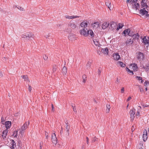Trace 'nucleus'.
<instances>
[{
  "mask_svg": "<svg viewBox=\"0 0 149 149\" xmlns=\"http://www.w3.org/2000/svg\"><path fill=\"white\" fill-rule=\"evenodd\" d=\"M86 143L88 144V141H89V139L88 137H86Z\"/></svg>",
  "mask_w": 149,
  "mask_h": 149,
  "instance_id": "53",
  "label": "nucleus"
},
{
  "mask_svg": "<svg viewBox=\"0 0 149 149\" xmlns=\"http://www.w3.org/2000/svg\"><path fill=\"white\" fill-rule=\"evenodd\" d=\"M88 35H90L91 36V38H92L94 36V34L93 31L91 30H89L87 31Z\"/></svg>",
  "mask_w": 149,
  "mask_h": 149,
  "instance_id": "22",
  "label": "nucleus"
},
{
  "mask_svg": "<svg viewBox=\"0 0 149 149\" xmlns=\"http://www.w3.org/2000/svg\"><path fill=\"white\" fill-rule=\"evenodd\" d=\"M29 123V121L25 122L22 127L21 129V131H20V132H22L23 131L25 130L27 128V126L28 125Z\"/></svg>",
  "mask_w": 149,
  "mask_h": 149,
  "instance_id": "10",
  "label": "nucleus"
},
{
  "mask_svg": "<svg viewBox=\"0 0 149 149\" xmlns=\"http://www.w3.org/2000/svg\"><path fill=\"white\" fill-rule=\"evenodd\" d=\"M100 23L98 22H95L94 23L92 24V26L93 28L95 29L98 28L99 26Z\"/></svg>",
  "mask_w": 149,
  "mask_h": 149,
  "instance_id": "11",
  "label": "nucleus"
},
{
  "mask_svg": "<svg viewBox=\"0 0 149 149\" xmlns=\"http://www.w3.org/2000/svg\"><path fill=\"white\" fill-rule=\"evenodd\" d=\"M113 57L114 59L118 60H119L120 58V56L118 53H115L113 55Z\"/></svg>",
  "mask_w": 149,
  "mask_h": 149,
  "instance_id": "15",
  "label": "nucleus"
},
{
  "mask_svg": "<svg viewBox=\"0 0 149 149\" xmlns=\"http://www.w3.org/2000/svg\"><path fill=\"white\" fill-rule=\"evenodd\" d=\"M57 68V66L56 65L53 66L52 71L53 72H54L56 71Z\"/></svg>",
  "mask_w": 149,
  "mask_h": 149,
  "instance_id": "37",
  "label": "nucleus"
},
{
  "mask_svg": "<svg viewBox=\"0 0 149 149\" xmlns=\"http://www.w3.org/2000/svg\"><path fill=\"white\" fill-rule=\"evenodd\" d=\"M146 71L149 72V63L147 64L146 65Z\"/></svg>",
  "mask_w": 149,
  "mask_h": 149,
  "instance_id": "42",
  "label": "nucleus"
},
{
  "mask_svg": "<svg viewBox=\"0 0 149 149\" xmlns=\"http://www.w3.org/2000/svg\"><path fill=\"white\" fill-rule=\"evenodd\" d=\"M132 68L134 71H137L138 69L137 64L135 63L132 64Z\"/></svg>",
  "mask_w": 149,
  "mask_h": 149,
  "instance_id": "19",
  "label": "nucleus"
},
{
  "mask_svg": "<svg viewBox=\"0 0 149 149\" xmlns=\"http://www.w3.org/2000/svg\"><path fill=\"white\" fill-rule=\"evenodd\" d=\"M136 77L137 79L139 81L141 80V83H143V81L142 80V77H139V76H136Z\"/></svg>",
  "mask_w": 149,
  "mask_h": 149,
  "instance_id": "35",
  "label": "nucleus"
},
{
  "mask_svg": "<svg viewBox=\"0 0 149 149\" xmlns=\"http://www.w3.org/2000/svg\"><path fill=\"white\" fill-rule=\"evenodd\" d=\"M138 1V0H133L132 2L133 3H136Z\"/></svg>",
  "mask_w": 149,
  "mask_h": 149,
  "instance_id": "60",
  "label": "nucleus"
},
{
  "mask_svg": "<svg viewBox=\"0 0 149 149\" xmlns=\"http://www.w3.org/2000/svg\"><path fill=\"white\" fill-rule=\"evenodd\" d=\"M110 105L109 104H107L106 111L107 113L109 112L110 111Z\"/></svg>",
  "mask_w": 149,
  "mask_h": 149,
  "instance_id": "33",
  "label": "nucleus"
},
{
  "mask_svg": "<svg viewBox=\"0 0 149 149\" xmlns=\"http://www.w3.org/2000/svg\"><path fill=\"white\" fill-rule=\"evenodd\" d=\"M67 68L66 67L64 66L62 69V72L64 74H66V73H67Z\"/></svg>",
  "mask_w": 149,
  "mask_h": 149,
  "instance_id": "29",
  "label": "nucleus"
},
{
  "mask_svg": "<svg viewBox=\"0 0 149 149\" xmlns=\"http://www.w3.org/2000/svg\"><path fill=\"white\" fill-rule=\"evenodd\" d=\"M11 121H8L5 123V126L6 129L10 128L11 126Z\"/></svg>",
  "mask_w": 149,
  "mask_h": 149,
  "instance_id": "13",
  "label": "nucleus"
},
{
  "mask_svg": "<svg viewBox=\"0 0 149 149\" xmlns=\"http://www.w3.org/2000/svg\"><path fill=\"white\" fill-rule=\"evenodd\" d=\"M4 121V118L3 116L1 117V122H3Z\"/></svg>",
  "mask_w": 149,
  "mask_h": 149,
  "instance_id": "55",
  "label": "nucleus"
},
{
  "mask_svg": "<svg viewBox=\"0 0 149 149\" xmlns=\"http://www.w3.org/2000/svg\"><path fill=\"white\" fill-rule=\"evenodd\" d=\"M128 30H129V29H125L123 31V33L124 34L125 36H126V33H127L128 31Z\"/></svg>",
  "mask_w": 149,
  "mask_h": 149,
  "instance_id": "39",
  "label": "nucleus"
},
{
  "mask_svg": "<svg viewBox=\"0 0 149 149\" xmlns=\"http://www.w3.org/2000/svg\"><path fill=\"white\" fill-rule=\"evenodd\" d=\"M133 41H134L133 40H131V39H128L126 40L125 43L127 45L130 44H132L133 43Z\"/></svg>",
  "mask_w": 149,
  "mask_h": 149,
  "instance_id": "24",
  "label": "nucleus"
},
{
  "mask_svg": "<svg viewBox=\"0 0 149 149\" xmlns=\"http://www.w3.org/2000/svg\"><path fill=\"white\" fill-rule=\"evenodd\" d=\"M126 70L129 72L130 73H131L132 75L134 73L133 71L132 70H131L130 69H129L128 68L126 67Z\"/></svg>",
  "mask_w": 149,
  "mask_h": 149,
  "instance_id": "38",
  "label": "nucleus"
},
{
  "mask_svg": "<svg viewBox=\"0 0 149 149\" xmlns=\"http://www.w3.org/2000/svg\"><path fill=\"white\" fill-rule=\"evenodd\" d=\"M132 127H133V128H132V132H133V131H134L135 128H134V125H133L132 126Z\"/></svg>",
  "mask_w": 149,
  "mask_h": 149,
  "instance_id": "62",
  "label": "nucleus"
},
{
  "mask_svg": "<svg viewBox=\"0 0 149 149\" xmlns=\"http://www.w3.org/2000/svg\"><path fill=\"white\" fill-rule=\"evenodd\" d=\"M106 5L108 7L110 10H111L112 8L111 7V4L110 1L108 0H106L105 2Z\"/></svg>",
  "mask_w": 149,
  "mask_h": 149,
  "instance_id": "16",
  "label": "nucleus"
},
{
  "mask_svg": "<svg viewBox=\"0 0 149 149\" xmlns=\"http://www.w3.org/2000/svg\"><path fill=\"white\" fill-rule=\"evenodd\" d=\"M91 62H88L86 65V67L88 69L90 68L91 66Z\"/></svg>",
  "mask_w": 149,
  "mask_h": 149,
  "instance_id": "31",
  "label": "nucleus"
},
{
  "mask_svg": "<svg viewBox=\"0 0 149 149\" xmlns=\"http://www.w3.org/2000/svg\"><path fill=\"white\" fill-rule=\"evenodd\" d=\"M87 23L83 21L80 24L81 26L82 27H87Z\"/></svg>",
  "mask_w": 149,
  "mask_h": 149,
  "instance_id": "25",
  "label": "nucleus"
},
{
  "mask_svg": "<svg viewBox=\"0 0 149 149\" xmlns=\"http://www.w3.org/2000/svg\"><path fill=\"white\" fill-rule=\"evenodd\" d=\"M52 110L53 111H54V107L53 104H52Z\"/></svg>",
  "mask_w": 149,
  "mask_h": 149,
  "instance_id": "52",
  "label": "nucleus"
},
{
  "mask_svg": "<svg viewBox=\"0 0 149 149\" xmlns=\"http://www.w3.org/2000/svg\"><path fill=\"white\" fill-rule=\"evenodd\" d=\"M79 16H70V19H74L77 17H79Z\"/></svg>",
  "mask_w": 149,
  "mask_h": 149,
  "instance_id": "43",
  "label": "nucleus"
},
{
  "mask_svg": "<svg viewBox=\"0 0 149 149\" xmlns=\"http://www.w3.org/2000/svg\"><path fill=\"white\" fill-rule=\"evenodd\" d=\"M101 52L105 54H108V49L107 48L105 49H102Z\"/></svg>",
  "mask_w": 149,
  "mask_h": 149,
  "instance_id": "23",
  "label": "nucleus"
},
{
  "mask_svg": "<svg viewBox=\"0 0 149 149\" xmlns=\"http://www.w3.org/2000/svg\"><path fill=\"white\" fill-rule=\"evenodd\" d=\"M98 138H97L95 136L93 137L92 139V142L94 143L95 141H97Z\"/></svg>",
  "mask_w": 149,
  "mask_h": 149,
  "instance_id": "36",
  "label": "nucleus"
},
{
  "mask_svg": "<svg viewBox=\"0 0 149 149\" xmlns=\"http://www.w3.org/2000/svg\"><path fill=\"white\" fill-rule=\"evenodd\" d=\"M86 76L85 75H84L82 76L83 82L84 83L86 82Z\"/></svg>",
  "mask_w": 149,
  "mask_h": 149,
  "instance_id": "32",
  "label": "nucleus"
},
{
  "mask_svg": "<svg viewBox=\"0 0 149 149\" xmlns=\"http://www.w3.org/2000/svg\"><path fill=\"white\" fill-rule=\"evenodd\" d=\"M17 8L19 10L21 11H24L25 10L24 8H22L21 6H18V7H17Z\"/></svg>",
  "mask_w": 149,
  "mask_h": 149,
  "instance_id": "41",
  "label": "nucleus"
},
{
  "mask_svg": "<svg viewBox=\"0 0 149 149\" xmlns=\"http://www.w3.org/2000/svg\"><path fill=\"white\" fill-rule=\"evenodd\" d=\"M45 136H46V138L47 139L48 136V133L47 132H45Z\"/></svg>",
  "mask_w": 149,
  "mask_h": 149,
  "instance_id": "48",
  "label": "nucleus"
},
{
  "mask_svg": "<svg viewBox=\"0 0 149 149\" xmlns=\"http://www.w3.org/2000/svg\"><path fill=\"white\" fill-rule=\"evenodd\" d=\"M63 133V128L62 126L61 127V130L60 132V134L61 135Z\"/></svg>",
  "mask_w": 149,
  "mask_h": 149,
  "instance_id": "49",
  "label": "nucleus"
},
{
  "mask_svg": "<svg viewBox=\"0 0 149 149\" xmlns=\"http://www.w3.org/2000/svg\"><path fill=\"white\" fill-rule=\"evenodd\" d=\"M44 59L45 60H47L48 59V57L45 56V57H44Z\"/></svg>",
  "mask_w": 149,
  "mask_h": 149,
  "instance_id": "59",
  "label": "nucleus"
},
{
  "mask_svg": "<svg viewBox=\"0 0 149 149\" xmlns=\"http://www.w3.org/2000/svg\"><path fill=\"white\" fill-rule=\"evenodd\" d=\"M109 23L107 22H105L102 25V28L105 29L108 27L109 25Z\"/></svg>",
  "mask_w": 149,
  "mask_h": 149,
  "instance_id": "21",
  "label": "nucleus"
},
{
  "mask_svg": "<svg viewBox=\"0 0 149 149\" xmlns=\"http://www.w3.org/2000/svg\"><path fill=\"white\" fill-rule=\"evenodd\" d=\"M75 106H74V107H73V110L74 112H77L76 109L75 108Z\"/></svg>",
  "mask_w": 149,
  "mask_h": 149,
  "instance_id": "57",
  "label": "nucleus"
},
{
  "mask_svg": "<svg viewBox=\"0 0 149 149\" xmlns=\"http://www.w3.org/2000/svg\"><path fill=\"white\" fill-rule=\"evenodd\" d=\"M137 86L139 90H140V92H142L143 91V89L142 88L141 86L140 85H138Z\"/></svg>",
  "mask_w": 149,
  "mask_h": 149,
  "instance_id": "40",
  "label": "nucleus"
},
{
  "mask_svg": "<svg viewBox=\"0 0 149 149\" xmlns=\"http://www.w3.org/2000/svg\"><path fill=\"white\" fill-rule=\"evenodd\" d=\"M65 17L67 19H70V16L69 15H66L65 16Z\"/></svg>",
  "mask_w": 149,
  "mask_h": 149,
  "instance_id": "64",
  "label": "nucleus"
},
{
  "mask_svg": "<svg viewBox=\"0 0 149 149\" xmlns=\"http://www.w3.org/2000/svg\"><path fill=\"white\" fill-rule=\"evenodd\" d=\"M28 87H29V88H28L29 91L30 92L32 88H31V86L30 85H29V84L28 85Z\"/></svg>",
  "mask_w": 149,
  "mask_h": 149,
  "instance_id": "47",
  "label": "nucleus"
},
{
  "mask_svg": "<svg viewBox=\"0 0 149 149\" xmlns=\"http://www.w3.org/2000/svg\"><path fill=\"white\" fill-rule=\"evenodd\" d=\"M139 13L141 14L142 15H146L148 13V11L146 10L145 8H143L142 9H141L139 10Z\"/></svg>",
  "mask_w": 149,
  "mask_h": 149,
  "instance_id": "9",
  "label": "nucleus"
},
{
  "mask_svg": "<svg viewBox=\"0 0 149 149\" xmlns=\"http://www.w3.org/2000/svg\"><path fill=\"white\" fill-rule=\"evenodd\" d=\"M140 114V112L139 111H137V112L136 113V114H135L136 116V117L137 118H138V117L139 116Z\"/></svg>",
  "mask_w": 149,
  "mask_h": 149,
  "instance_id": "46",
  "label": "nucleus"
},
{
  "mask_svg": "<svg viewBox=\"0 0 149 149\" xmlns=\"http://www.w3.org/2000/svg\"><path fill=\"white\" fill-rule=\"evenodd\" d=\"M133 39H132L134 41L135 40H138L139 38V36L138 33L134 34L133 36Z\"/></svg>",
  "mask_w": 149,
  "mask_h": 149,
  "instance_id": "20",
  "label": "nucleus"
},
{
  "mask_svg": "<svg viewBox=\"0 0 149 149\" xmlns=\"http://www.w3.org/2000/svg\"><path fill=\"white\" fill-rule=\"evenodd\" d=\"M52 142L55 145L57 143V139L54 133L52 135Z\"/></svg>",
  "mask_w": 149,
  "mask_h": 149,
  "instance_id": "7",
  "label": "nucleus"
},
{
  "mask_svg": "<svg viewBox=\"0 0 149 149\" xmlns=\"http://www.w3.org/2000/svg\"><path fill=\"white\" fill-rule=\"evenodd\" d=\"M34 35L31 32L27 33L26 35L22 34L21 35L22 38H26V40H29L31 38H33Z\"/></svg>",
  "mask_w": 149,
  "mask_h": 149,
  "instance_id": "1",
  "label": "nucleus"
},
{
  "mask_svg": "<svg viewBox=\"0 0 149 149\" xmlns=\"http://www.w3.org/2000/svg\"><path fill=\"white\" fill-rule=\"evenodd\" d=\"M148 138V134L146 130L145 129L144 130L143 134V140L144 141H146L147 140Z\"/></svg>",
  "mask_w": 149,
  "mask_h": 149,
  "instance_id": "5",
  "label": "nucleus"
},
{
  "mask_svg": "<svg viewBox=\"0 0 149 149\" xmlns=\"http://www.w3.org/2000/svg\"><path fill=\"white\" fill-rule=\"evenodd\" d=\"M124 26V25H122L121 24L119 23L118 24L117 28L116 29L117 31L119 29H121L122 27Z\"/></svg>",
  "mask_w": 149,
  "mask_h": 149,
  "instance_id": "28",
  "label": "nucleus"
},
{
  "mask_svg": "<svg viewBox=\"0 0 149 149\" xmlns=\"http://www.w3.org/2000/svg\"><path fill=\"white\" fill-rule=\"evenodd\" d=\"M10 143L12 146L10 147L11 149H14L15 147L16 146V143L13 140H11Z\"/></svg>",
  "mask_w": 149,
  "mask_h": 149,
  "instance_id": "18",
  "label": "nucleus"
},
{
  "mask_svg": "<svg viewBox=\"0 0 149 149\" xmlns=\"http://www.w3.org/2000/svg\"><path fill=\"white\" fill-rule=\"evenodd\" d=\"M137 57L139 61H142L144 59V54L141 52H139L137 55Z\"/></svg>",
  "mask_w": 149,
  "mask_h": 149,
  "instance_id": "3",
  "label": "nucleus"
},
{
  "mask_svg": "<svg viewBox=\"0 0 149 149\" xmlns=\"http://www.w3.org/2000/svg\"><path fill=\"white\" fill-rule=\"evenodd\" d=\"M146 18H147V17H149L148 18V19H149V14H148V13L147 14H146Z\"/></svg>",
  "mask_w": 149,
  "mask_h": 149,
  "instance_id": "63",
  "label": "nucleus"
},
{
  "mask_svg": "<svg viewBox=\"0 0 149 149\" xmlns=\"http://www.w3.org/2000/svg\"><path fill=\"white\" fill-rule=\"evenodd\" d=\"M80 33L81 35H83L85 36H88L87 32L84 29H82L80 31Z\"/></svg>",
  "mask_w": 149,
  "mask_h": 149,
  "instance_id": "12",
  "label": "nucleus"
},
{
  "mask_svg": "<svg viewBox=\"0 0 149 149\" xmlns=\"http://www.w3.org/2000/svg\"><path fill=\"white\" fill-rule=\"evenodd\" d=\"M117 26V24L113 21L111 22L110 23V26L113 29H115Z\"/></svg>",
  "mask_w": 149,
  "mask_h": 149,
  "instance_id": "14",
  "label": "nucleus"
},
{
  "mask_svg": "<svg viewBox=\"0 0 149 149\" xmlns=\"http://www.w3.org/2000/svg\"><path fill=\"white\" fill-rule=\"evenodd\" d=\"M136 110L135 109H133L130 110V115L131 120L133 121L136 116Z\"/></svg>",
  "mask_w": 149,
  "mask_h": 149,
  "instance_id": "2",
  "label": "nucleus"
},
{
  "mask_svg": "<svg viewBox=\"0 0 149 149\" xmlns=\"http://www.w3.org/2000/svg\"><path fill=\"white\" fill-rule=\"evenodd\" d=\"M141 8H143L147 6L146 3L144 2H141Z\"/></svg>",
  "mask_w": 149,
  "mask_h": 149,
  "instance_id": "34",
  "label": "nucleus"
},
{
  "mask_svg": "<svg viewBox=\"0 0 149 149\" xmlns=\"http://www.w3.org/2000/svg\"><path fill=\"white\" fill-rule=\"evenodd\" d=\"M134 34L133 32L131 31L130 29H129V30H128V32L127 33V35L129 36L133 37V36H134Z\"/></svg>",
  "mask_w": 149,
  "mask_h": 149,
  "instance_id": "26",
  "label": "nucleus"
},
{
  "mask_svg": "<svg viewBox=\"0 0 149 149\" xmlns=\"http://www.w3.org/2000/svg\"><path fill=\"white\" fill-rule=\"evenodd\" d=\"M118 63H119L120 66L122 67H125L126 66V65L121 61H118Z\"/></svg>",
  "mask_w": 149,
  "mask_h": 149,
  "instance_id": "30",
  "label": "nucleus"
},
{
  "mask_svg": "<svg viewBox=\"0 0 149 149\" xmlns=\"http://www.w3.org/2000/svg\"><path fill=\"white\" fill-rule=\"evenodd\" d=\"M148 83V82L146 81H145V83H144V85L145 86H146L147 85V84Z\"/></svg>",
  "mask_w": 149,
  "mask_h": 149,
  "instance_id": "61",
  "label": "nucleus"
},
{
  "mask_svg": "<svg viewBox=\"0 0 149 149\" xmlns=\"http://www.w3.org/2000/svg\"><path fill=\"white\" fill-rule=\"evenodd\" d=\"M101 72V70L100 69H98V74L99 75H100V74Z\"/></svg>",
  "mask_w": 149,
  "mask_h": 149,
  "instance_id": "58",
  "label": "nucleus"
},
{
  "mask_svg": "<svg viewBox=\"0 0 149 149\" xmlns=\"http://www.w3.org/2000/svg\"><path fill=\"white\" fill-rule=\"evenodd\" d=\"M93 42L95 45L99 47L100 45L99 40L97 39H93Z\"/></svg>",
  "mask_w": 149,
  "mask_h": 149,
  "instance_id": "17",
  "label": "nucleus"
},
{
  "mask_svg": "<svg viewBox=\"0 0 149 149\" xmlns=\"http://www.w3.org/2000/svg\"><path fill=\"white\" fill-rule=\"evenodd\" d=\"M139 4L138 3H137L136 4H135L134 6V7L136 8V10L137 9V6H139Z\"/></svg>",
  "mask_w": 149,
  "mask_h": 149,
  "instance_id": "45",
  "label": "nucleus"
},
{
  "mask_svg": "<svg viewBox=\"0 0 149 149\" xmlns=\"http://www.w3.org/2000/svg\"><path fill=\"white\" fill-rule=\"evenodd\" d=\"M68 38L69 39V40H70V39H71V38H73V35H70V36H68Z\"/></svg>",
  "mask_w": 149,
  "mask_h": 149,
  "instance_id": "50",
  "label": "nucleus"
},
{
  "mask_svg": "<svg viewBox=\"0 0 149 149\" xmlns=\"http://www.w3.org/2000/svg\"><path fill=\"white\" fill-rule=\"evenodd\" d=\"M4 131L5 132V134L6 136V135L7 134V133L8 132V130H7V129H6V130Z\"/></svg>",
  "mask_w": 149,
  "mask_h": 149,
  "instance_id": "54",
  "label": "nucleus"
},
{
  "mask_svg": "<svg viewBox=\"0 0 149 149\" xmlns=\"http://www.w3.org/2000/svg\"><path fill=\"white\" fill-rule=\"evenodd\" d=\"M65 130L68 133V135H69V131L70 129V125L69 123V122L68 120H66L65 122Z\"/></svg>",
  "mask_w": 149,
  "mask_h": 149,
  "instance_id": "4",
  "label": "nucleus"
},
{
  "mask_svg": "<svg viewBox=\"0 0 149 149\" xmlns=\"http://www.w3.org/2000/svg\"><path fill=\"white\" fill-rule=\"evenodd\" d=\"M68 26L72 29H75L77 27L76 24L73 22H70L68 24Z\"/></svg>",
  "mask_w": 149,
  "mask_h": 149,
  "instance_id": "8",
  "label": "nucleus"
},
{
  "mask_svg": "<svg viewBox=\"0 0 149 149\" xmlns=\"http://www.w3.org/2000/svg\"><path fill=\"white\" fill-rule=\"evenodd\" d=\"M5 132L4 131L3 132L2 136L3 139H4L6 138V136L5 135Z\"/></svg>",
  "mask_w": 149,
  "mask_h": 149,
  "instance_id": "44",
  "label": "nucleus"
},
{
  "mask_svg": "<svg viewBox=\"0 0 149 149\" xmlns=\"http://www.w3.org/2000/svg\"><path fill=\"white\" fill-rule=\"evenodd\" d=\"M124 87H122V88H121V93H124Z\"/></svg>",
  "mask_w": 149,
  "mask_h": 149,
  "instance_id": "51",
  "label": "nucleus"
},
{
  "mask_svg": "<svg viewBox=\"0 0 149 149\" xmlns=\"http://www.w3.org/2000/svg\"><path fill=\"white\" fill-rule=\"evenodd\" d=\"M21 77L25 81L28 80L29 81L28 77L27 75H22L21 76Z\"/></svg>",
  "mask_w": 149,
  "mask_h": 149,
  "instance_id": "27",
  "label": "nucleus"
},
{
  "mask_svg": "<svg viewBox=\"0 0 149 149\" xmlns=\"http://www.w3.org/2000/svg\"><path fill=\"white\" fill-rule=\"evenodd\" d=\"M131 98H131V97H130V96L127 99V101H129L131 99Z\"/></svg>",
  "mask_w": 149,
  "mask_h": 149,
  "instance_id": "56",
  "label": "nucleus"
},
{
  "mask_svg": "<svg viewBox=\"0 0 149 149\" xmlns=\"http://www.w3.org/2000/svg\"><path fill=\"white\" fill-rule=\"evenodd\" d=\"M143 42L145 45L148 44L149 45V37L148 36H144L142 39Z\"/></svg>",
  "mask_w": 149,
  "mask_h": 149,
  "instance_id": "6",
  "label": "nucleus"
}]
</instances>
